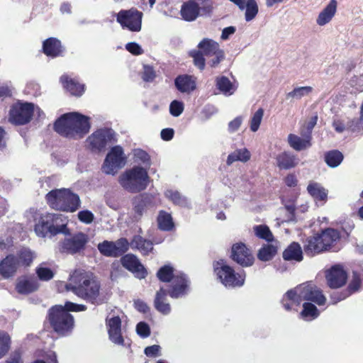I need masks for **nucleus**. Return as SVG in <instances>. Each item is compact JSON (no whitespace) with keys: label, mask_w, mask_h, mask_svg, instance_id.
I'll return each instance as SVG.
<instances>
[{"label":"nucleus","mask_w":363,"mask_h":363,"mask_svg":"<svg viewBox=\"0 0 363 363\" xmlns=\"http://www.w3.org/2000/svg\"><path fill=\"white\" fill-rule=\"evenodd\" d=\"M67 291L93 304L101 303L99 295L101 286L96 277L90 272L78 269L70 274L65 284Z\"/></svg>","instance_id":"1"},{"label":"nucleus","mask_w":363,"mask_h":363,"mask_svg":"<svg viewBox=\"0 0 363 363\" xmlns=\"http://www.w3.org/2000/svg\"><path fill=\"white\" fill-rule=\"evenodd\" d=\"M303 301H311L318 306H323L325 303L326 298L318 287L311 283H306L288 291L284 296L281 303L286 311H297L296 307Z\"/></svg>","instance_id":"2"},{"label":"nucleus","mask_w":363,"mask_h":363,"mask_svg":"<svg viewBox=\"0 0 363 363\" xmlns=\"http://www.w3.org/2000/svg\"><path fill=\"white\" fill-rule=\"evenodd\" d=\"M54 129L64 137L77 140L83 138L89 131L90 123L88 117L72 112L59 118L54 124Z\"/></svg>","instance_id":"3"},{"label":"nucleus","mask_w":363,"mask_h":363,"mask_svg":"<svg viewBox=\"0 0 363 363\" xmlns=\"http://www.w3.org/2000/svg\"><path fill=\"white\" fill-rule=\"evenodd\" d=\"M86 306L84 304H77L67 301L65 306L56 305L52 307L48 312V320L54 330L65 335L72 331L74 321L73 316L69 311H84Z\"/></svg>","instance_id":"4"},{"label":"nucleus","mask_w":363,"mask_h":363,"mask_svg":"<svg viewBox=\"0 0 363 363\" xmlns=\"http://www.w3.org/2000/svg\"><path fill=\"white\" fill-rule=\"evenodd\" d=\"M34 230L38 237L51 238L59 233L70 234L67 228V223L62 219V216L58 213H45L35 219Z\"/></svg>","instance_id":"5"},{"label":"nucleus","mask_w":363,"mask_h":363,"mask_svg":"<svg viewBox=\"0 0 363 363\" xmlns=\"http://www.w3.org/2000/svg\"><path fill=\"white\" fill-rule=\"evenodd\" d=\"M118 182L127 191L138 193L147 187L150 177L147 169L135 166L122 173L118 178Z\"/></svg>","instance_id":"6"},{"label":"nucleus","mask_w":363,"mask_h":363,"mask_svg":"<svg viewBox=\"0 0 363 363\" xmlns=\"http://www.w3.org/2000/svg\"><path fill=\"white\" fill-rule=\"evenodd\" d=\"M46 199L50 206L56 210L74 212L80 206L79 196L67 189L52 190L46 195Z\"/></svg>","instance_id":"7"},{"label":"nucleus","mask_w":363,"mask_h":363,"mask_svg":"<svg viewBox=\"0 0 363 363\" xmlns=\"http://www.w3.org/2000/svg\"><path fill=\"white\" fill-rule=\"evenodd\" d=\"M213 269L217 278L225 287H240L245 283V272L236 273L224 259H219L214 262Z\"/></svg>","instance_id":"8"},{"label":"nucleus","mask_w":363,"mask_h":363,"mask_svg":"<svg viewBox=\"0 0 363 363\" xmlns=\"http://www.w3.org/2000/svg\"><path fill=\"white\" fill-rule=\"evenodd\" d=\"M212 9L211 0H188L182 4L180 13L186 21H193L199 16L209 14Z\"/></svg>","instance_id":"9"},{"label":"nucleus","mask_w":363,"mask_h":363,"mask_svg":"<svg viewBox=\"0 0 363 363\" xmlns=\"http://www.w3.org/2000/svg\"><path fill=\"white\" fill-rule=\"evenodd\" d=\"M143 13L135 8L121 10L116 14V21L123 29L139 32L142 28Z\"/></svg>","instance_id":"10"},{"label":"nucleus","mask_w":363,"mask_h":363,"mask_svg":"<svg viewBox=\"0 0 363 363\" xmlns=\"http://www.w3.org/2000/svg\"><path fill=\"white\" fill-rule=\"evenodd\" d=\"M126 162V157L121 146H115L107 154L102 166V169L106 174L114 175Z\"/></svg>","instance_id":"11"},{"label":"nucleus","mask_w":363,"mask_h":363,"mask_svg":"<svg viewBox=\"0 0 363 363\" xmlns=\"http://www.w3.org/2000/svg\"><path fill=\"white\" fill-rule=\"evenodd\" d=\"M33 113V104L17 102L10 109L9 120L16 125H24L30 121Z\"/></svg>","instance_id":"12"},{"label":"nucleus","mask_w":363,"mask_h":363,"mask_svg":"<svg viewBox=\"0 0 363 363\" xmlns=\"http://www.w3.org/2000/svg\"><path fill=\"white\" fill-rule=\"evenodd\" d=\"M114 132L110 128H100L89 135L86 142L88 147L93 152H100L111 142Z\"/></svg>","instance_id":"13"},{"label":"nucleus","mask_w":363,"mask_h":363,"mask_svg":"<svg viewBox=\"0 0 363 363\" xmlns=\"http://www.w3.org/2000/svg\"><path fill=\"white\" fill-rule=\"evenodd\" d=\"M129 247L126 238H120L116 242L104 240L97 245L100 253L106 257H117L125 253Z\"/></svg>","instance_id":"14"},{"label":"nucleus","mask_w":363,"mask_h":363,"mask_svg":"<svg viewBox=\"0 0 363 363\" xmlns=\"http://www.w3.org/2000/svg\"><path fill=\"white\" fill-rule=\"evenodd\" d=\"M89 241L86 234L79 232L65 238L61 243V251L68 254H76L84 250Z\"/></svg>","instance_id":"15"},{"label":"nucleus","mask_w":363,"mask_h":363,"mask_svg":"<svg viewBox=\"0 0 363 363\" xmlns=\"http://www.w3.org/2000/svg\"><path fill=\"white\" fill-rule=\"evenodd\" d=\"M189 285L190 281L187 277L182 272H177L170 282L169 295L172 298H182L188 294Z\"/></svg>","instance_id":"16"},{"label":"nucleus","mask_w":363,"mask_h":363,"mask_svg":"<svg viewBox=\"0 0 363 363\" xmlns=\"http://www.w3.org/2000/svg\"><path fill=\"white\" fill-rule=\"evenodd\" d=\"M134 212L133 220L138 221L141 219L146 211L156 206L154 202V196L152 194H142L137 196L133 203Z\"/></svg>","instance_id":"17"},{"label":"nucleus","mask_w":363,"mask_h":363,"mask_svg":"<svg viewBox=\"0 0 363 363\" xmlns=\"http://www.w3.org/2000/svg\"><path fill=\"white\" fill-rule=\"evenodd\" d=\"M232 259L242 267H250L254 263L251 250L243 243H236L232 247Z\"/></svg>","instance_id":"18"},{"label":"nucleus","mask_w":363,"mask_h":363,"mask_svg":"<svg viewBox=\"0 0 363 363\" xmlns=\"http://www.w3.org/2000/svg\"><path fill=\"white\" fill-rule=\"evenodd\" d=\"M124 268L132 272L138 279H144L147 276V270L140 263L138 257L132 254H128L121 259Z\"/></svg>","instance_id":"19"},{"label":"nucleus","mask_w":363,"mask_h":363,"mask_svg":"<svg viewBox=\"0 0 363 363\" xmlns=\"http://www.w3.org/2000/svg\"><path fill=\"white\" fill-rule=\"evenodd\" d=\"M326 279L330 288L337 289L345 284L347 274L340 265H335L327 272Z\"/></svg>","instance_id":"20"},{"label":"nucleus","mask_w":363,"mask_h":363,"mask_svg":"<svg viewBox=\"0 0 363 363\" xmlns=\"http://www.w3.org/2000/svg\"><path fill=\"white\" fill-rule=\"evenodd\" d=\"M106 322L110 340L115 344L123 345L121 318L118 316L108 317Z\"/></svg>","instance_id":"21"},{"label":"nucleus","mask_w":363,"mask_h":363,"mask_svg":"<svg viewBox=\"0 0 363 363\" xmlns=\"http://www.w3.org/2000/svg\"><path fill=\"white\" fill-rule=\"evenodd\" d=\"M238 9L244 11L245 20L247 22L254 20L259 13V6L256 0H230Z\"/></svg>","instance_id":"22"},{"label":"nucleus","mask_w":363,"mask_h":363,"mask_svg":"<svg viewBox=\"0 0 363 363\" xmlns=\"http://www.w3.org/2000/svg\"><path fill=\"white\" fill-rule=\"evenodd\" d=\"M360 284L361 281L359 276L357 273H354L352 279L346 290H344L341 292H333L331 294L330 298L333 303H336L340 301H342L350 296L352 294L357 291L360 287Z\"/></svg>","instance_id":"23"},{"label":"nucleus","mask_w":363,"mask_h":363,"mask_svg":"<svg viewBox=\"0 0 363 363\" xmlns=\"http://www.w3.org/2000/svg\"><path fill=\"white\" fill-rule=\"evenodd\" d=\"M18 269V262L13 255H7L0 262V275L4 279L13 277Z\"/></svg>","instance_id":"24"},{"label":"nucleus","mask_w":363,"mask_h":363,"mask_svg":"<svg viewBox=\"0 0 363 363\" xmlns=\"http://www.w3.org/2000/svg\"><path fill=\"white\" fill-rule=\"evenodd\" d=\"M320 238L323 245V250H328L333 249L337 250L335 245L340 238V233L333 228H327L322 231L320 234Z\"/></svg>","instance_id":"25"},{"label":"nucleus","mask_w":363,"mask_h":363,"mask_svg":"<svg viewBox=\"0 0 363 363\" xmlns=\"http://www.w3.org/2000/svg\"><path fill=\"white\" fill-rule=\"evenodd\" d=\"M174 84L180 92L189 94L196 89V78L187 74L179 75L175 79Z\"/></svg>","instance_id":"26"},{"label":"nucleus","mask_w":363,"mask_h":363,"mask_svg":"<svg viewBox=\"0 0 363 363\" xmlns=\"http://www.w3.org/2000/svg\"><path fill=\"white\" fill-rule=\"evenodd\" d=\"M337 2L336 0H330L329 4L318 14L316 23L323 26L331 21L337 11Z\"/></svg>","instance_id":"27"},{"label":"nucleus","mask_w":363,"mask_h":363,"mask_svg":"<svg viewBox=\"0 0 363 363\" xmlns=\"http://www.w3.org/2000/svg\"><path fill=\"white\" fill-rule=\"evenodd\" d=\"M311 136L310 134L301 138L295 134H289L288 135V143L291 147L296 151L306 150L311 146Z\"/></svg>","instance_id":"28"},{"label":"nucleus","mask_w":363,"mask_h":363,"mask_svg":"<svg viewBox=\"0 0 363 363\" xmlns=\"http://www.w3.org/2000/svg\"><path fill=\"white\" fill-rule=\"evenodd\" d=\"M43 52L49 57H56L62 52L60 41L55 38L45 40L43 44Z\"/></svg>","instance_id":"29"},{"label":"nucleus","mask_w":363,"mask_h":363,"mask_svg":"<svg viewBox=\"0 0 363 363\" xmlns=\"http://www.w3.org/2000/svg\"><path fill=\"white\" fill-rule=\"evenodd\" d=\"M154 306L157 311L163 315H168L171 312V306L167 302V291L164 288L161 287L156 293Z\"/></svg>","instance_id":"30"},{"label":"nucleus","mask_w":363,"mask_h":363,"mask_svg":"<svg viewBox=\"0 0 363 363\" xmlns=\"http://www.w3.org/2000/svg\"><path fill=\"white\" fill-rule=\"evenodd\" d=\"M64 88H65L72 95L81 96L84 91V85L79 84L75 79L69 78L67 75L60 77Z\"/></svg>","instance_id":"31"},{"label":"nucleus","mask_w":363,"mask_h":363,"mask_svg":"<svg viewBox=\"0 0 363 363\" xmlns=\"http://www.w3.org/2000/svg\"><path fill=\"white\" fill-rule=\"evenodd\" d=\"M308 193L315 201L325 203L328 198V191L319 183L310 182L307 186Z\"/></svg>","instance_id":"32"},{"label":"nucleus","mask_w":363,"mask_h":363,"mask_svg":"<svg viewBox=\"0 0 363 363\" xmlns=\"http://www.w3.org/2000/svg\"><path fill=\"white\" fill-rule=\"evenodd\" d=\"M199 49L203 52L206 58L214 55L218 52L223 50L220 48L219 44L215 40L209 38L203 39L198 45Z\"/></svg>","instance_id":"33"},{"label":"nucleus","mask_w":363,"mask_h":363,"mask_svg":"<svg viewBox=\"0 0 363 363\" xmlns=\"http://www.w3.org/2000/svg\"><path fill=\"white\" fill-rule=\"evenodd\" d=\"M304 251L306 255L313 256L315 254H318L323 251V245L320 238V234H318L313 237L309 238L304 245Z\"/></svg>","instance_id":"34"},{"label":"nucleus","mask_w":363,"mask_h":363,"mask_svg":"<svg viewBox=\"0 0 363 363\" xmlns=\"http://www.w3.org/2000/svg\"><path fill=\"white\" fill-rule=\"evenodd\" d=\"M277 162L279 168L288 169L296 166L298 159L291 152H284L277 157Z\"/></svg>","instance_id":"35"},{"label":"nucleus","mask_w":363,"mask_h":363,"mask_svg":"<svg viewBox=\"0 0 363 363\" xmlns=\"http://www.w3.org/2000/svg\"><path fill=\"white\" fill-rule=\"evenodd\" d=\"M216 84L218 89L225 96L233 95L237 89V85L232 83L229 79L225 76L217 77Z\"/></svg>","instance_id":"36"},{"label":"nucleus","mask_w":363,"mask_h":363,"mask_svg":"<svg viewBox=\"0 0 363 363\" xmlns=\"http://www.w3.org/2000/svg\"><path fill=\"white\" fill-rule=\"evenodd\" d=\"M285 260H294L300 262L303 259V252L300 245L297 242L291 243L283 252Z\"/></svg>","instance_id":"37"},{"label":"nucleus","mask_w":363,"mask_h":363,"mask_svg":"<svg viewBox=\"0 0 363 363\" xmlns=\"http://www.w3.org/2000/svg\"><path fill=\"white\" fill-rule=\"evenodd\" d=\"M250 157V152L247 148L236 149L228 155L226 163L230 166L235 162H246Z\"/></svg>","instance_id":"38"},{"label":"nucleus","mask_w":363,"mask_h":363,"mask_svg":"<svg viewBox=\"0 0 363 363\" xmlns=\"http://www.w3.org/2000/svg\"><path fill=\"white\" fill-rule=\"evenodd\" d=\"M38 288V284L35 280L30 279H21L16 284V291L21 294H27L35 291Z\"/></svg>","instance_id":"39"},{"label":"nucleus","mask_w":363,"mask_h":363,"mask_svg":"<svg viewBox=\"0 0 363 363\" xmlns=\"http://www.w3.org/2000/svg\"><path fill=\"white\" fill-rule=\"evenodd\" d=\"M130 246L132 248L138 249L143 255H147L153 249L152 242L144 239L140 235L134 237Z\"/></svg>","instance_id":"40"},{"label":"nucleus","mask_w":363,"mask_h":363,"mask_svg":"<svg viewBox=\"0 0 363 363\" xmlns=\"http://www.w3.org/2000/svg\"><path fill=\"white\" fill-rule=\"evenodd\" d=\"M158 228L163 231H170L174 228V223L170 213L160 211L157 218Z\"/></svg>","instance_id":"41"},{"label":"nucleus","mask_w":363,"mask_h":363,"mask_svg":"<svg viewBox=\"0 0 363 363\" xmlns=\"http://www.w3.org/2000/svg\"><path fill=\"white\" fill-rule=\"evenodd\" d=\"M15 257L18 262V266L20 268L22 267H26L29 266L32 263L35 255L28 248H23L18 252Z\"/></svg>","instance_id":"42"},{"label":"nucleus","mask_w":363,"mask_h":363,"mask_svg":"<svg viewBox=\"0 0 363 363\" xmlns=\"http://www.w3.org/2000/svg\"><path fill=\"white\" fill-rule=\"evenodd\" d=\"M165 196L175 205L182 207L189 206V201L186 197L182 195L178 191L168 189L164 193Z\"/></svg>","instance_id":"43"},{"label":"nucleus","mask_w":363,"mask_h":363,"mask_svg":"<svg viewBox=\"0 0 363 363\" xmlns=\"http://www.w3.org/2000/svg\"><path fill=\"white\" fill-rule=\"evenodd\" d=\"M313 89V87L310 86L296 87L286 94V97L287 99L300 100L303 97L308 96Z\"/></svg>","instance_id":"44"},{"label":"nucleus","mask_w":363,"mask_h":363,"mask_svg":"<svg viewBox=\"0 0 363 363\" xmlns=\"http://www.w3.org/2000/svg\"><path fill=\"white\" fill-rule=\"evenodd\" d=\"M253 231L257 238L264 240L267 242H272L274 239L270 229L266 225H255L253 227Z\"/></svg>","instance_id":"45"},{"label":"nucleus","mask_w":363,"mask_h":363,"mask_svg":"<svg viewBox=\"0 0 363 363\" xmlns=\"http://www.w3.org/2000/svg\"><path fill=\"white\" fill-rule=\"evenodd\" d=\"M303 311L301 313V317L306 320H311L319 315V312L316 306L311 303H304Z\"/></svg>","instance_id":"46"},{"label":"nucleus","mask_w":363,"mask_h":363,"mask_svg":"<svg viewBox=\"0 0 363 363\" xmlns=\"http://www.w3.org/2000/svg\"><path fill=\"white\" fill-rule=\"evenodd\" d=\"M264 109L259 108L252 114L249 121L250 129L252 132L255 133L259 130L264 116Z\"/></svg>","instance_id":"47"},{"label":"nucleus","mask_w":363,"mask_h":363,"mask_svg":"<svg viewBox=\"0 0 363 363\" xmlns=\"http://www.w3.org/2000/svg\"><path fill=\"white\" fill-rule=\"evenodd\" d=\"M343 160L342 154L338 150L328 152L325 156L327 164L330 167H336L340 164Z\"/></svg>","instance_id":"48"},{"label":"nucleus","mask_w":363,"mask_h":363,"mask_svg":"<svg viewBox=\"0 0 363 363\" xmlns=\"http://www.w3.org/2000/svg\"><path fill=\"white\" fill-rule=\"evenodd\" d=\"M277 253V249L272 245H267L262 247L257 254V257L261 261H269L272 259Z\"/></svg>","instance_id":"49"},{"label":"nucleus","mask_w":363,"mask_h":363,"mask_svg":"<svg viewBox=\"0 0 363 363\" xmlns=\"http://www.w3.org/2000/svg\"><path fill=\"white\" fill-rule=\"evenodd\" d=\"M177 272H174L173 268L169 265H165L161 267L157 272L158 279L163 282H171L172 277Z\"/></svg>","instance_id":"50"},{"label":"nucleus","mask_w":363,"mask_h":363,"mask_svg":"<svg viewBox=\"0 0 363 363\" xmlns=\"http://www.w3.org/2000/svg\"><path fill=\"white\" fill-rule=\"evenodd\" d=\"M11 337L9 335L0 330V359H1L9 350Z\"/></svg>","instance_id":"51"},{"label":"nucleus","mask_w":363,"mask_h":363,"mask_svg":"<svg viewBox=\"0 0 363 363\" xmlns=\"http://www.w3.org/2000/svg\"><path fill=\"white\" fill-rule=\"evenodd\" d=\"M190 55L193 58L194 64L199 69L203 70L205 68L206 60L205 55L199 50H192L190 52Z\"/></svg>","instance_id":"52"},{"label":"nucleus","mask_w":363,"mask_h":363,"mask_svg":"<svg viewBox=\"0 0 363 363\" xmlns=\"http://www.w3.org/2000/svg\"><path fill=\"white\" fill-rule=\"evenodd\" d=\"M133 156L135 162L150 166V157L145 151L141 149H135L133 151Z\"/></svg>","instance_id":"53"},{"label":"nucleus","mask_w":363,"mask_h":363,"mask_svg":"<svg viewBox=\"0 0 363 363\" xmlns=\"http://www.w3.org/2000/svg\"><path fill=\"white\" fill-rule=\"evenodd\" d=\"M184 110V104L178 100H174L169 105V113L174 117L179 116Z\"/></svg>","instance_id":"54"},{"label":"nucleus","mask_w":363,"mask_h":363,"mask_svg":"<svg viewBox=\"0 0 363 363\" xmlns=\"http://www.w3.org/2000/svg\"><path fill=\"white\" fill-rule=\"evenodd\" d=\"M36 273L39 279L43 281H49L54 277L53 272L43 265L36 269Z\"/></svg>","instance_id":"55"},{"label":"nucleus","mask_w":363,"mask_h":363,"mask_svg":"<svg viewBox=\"0 0 363 363\" xmlns=\"http://www.w3.org/2000/svg\"><path fill=\"white\" fill-rule=\"evenodd\" d=\"M284 208L287 211V218H286V221L294 220L295 218V211H296V205H295V199H291L289 201H284Z\"/></svg>","instance_id":"56"},{"label":"nucleus","mask_w":363,"mask_h":363,"mask_svg":"<svg viewBox=\"0 0 363 363\" xmlns=\"http://www.w3.org/2000/svg\"><path fill=\"white\" fill-rule=\"evenodd\" d=\"M206 59L208 64L211 67H216L225 59V52L223 50L218 52L214 55L210 56Z\"/></svg>","instance_id":"57"},{"label":"nucleus","mask_w":363,"mask_h":363,"mask_svg":"<svg viewBox=\"0 0 363 363\" xmlns=\"http://www.w3.org/2000/svg\"><path fill=\"white\" fill-rule=\"evenodd\" d=\"M78 219L83 223L91 224L94 220V215L89 210L80 211L77 214Z\"/></svg>","instance_id":"58"},{"label":"nucleus","mask_w":363,"mask_h":363,"mask_svg":"<svg viewBox=\"0 0 363 363\" xmlns=\"http://www.w3.org/2000/svg\"><path fill=\"white\" fill-rule=\"evenodd\" d=\"M136 332L141 337H147L150 335V328L147 323L140 322L137 324Z\"/></svg>","instance_id":"59"},{"label":"nucleus","mask_w":363,"mask_h":363,"mask_svg":"<svg viewBox=\"0 0 363 363\" xmlns=\"http://www.w3.org/2000/svg\"><path fill=\"white\" fill-rule=\"evenodd\" d=\"M243 117L241 116H237L233 120L229 122L228 125V130L230 133L236 132L242 125Z\"/></svg>","instance_id":"60"},{"label":"nucleus","mask_w":363,"mask_h":363,"mask_svg":"<svg viewBox=\"0 0 363 363\" xmlns=\"http://www.w3.org/2000/svg\"><path fill=\"white\" fill-rule=\"evenodd\" d=\"M155 77V72L153 68L149 65L143 67V72H142V79L145 82H152Z\"/></svg>","instance_id":"61"},{"label":"nucleus","mask_w":363,"mask_h":363,"mask_svg":"<svg viewBox=\"0 0 363 363\" xmlns=\"http://www.w3.org/2000/svg\"><path fill=\"white\" fill-rule=\"evenodd\" d=\"M26 93L34 96L40 95V86L35 82L29 83L26 88Z\"/></svg>","instance_id":"62"},{"label":"nucleus","mask_w":363,"mask_h":363,"mask_svg":"<svg viewBox=\"0 0 363 363\" xmlns=\"http://www.w3.org/2000/svg\"><path fill=\"white\" fill-rule=\"evenodd\" d=\"M160 346L157 345H154L152 346L147 347L144 352L147 357H156L160 356Z\"/></svg>","instance_id":"63"},{"label":"nucleus","mask_w":363,"mask_h":363,"mask_svg":"<svg viewBox=\"0 0 363 363\" xmlns=\"http://www.w3.org/2000/svg\"><path fill=\"white\" fill-rule=\"evenodd\" d=\"M351 123L352 124L349 125V128H351L352 131L363 130V104L361 107L360 118L357 121H352Z\"/></svg>","instance_id":"64"}]
</instances>
